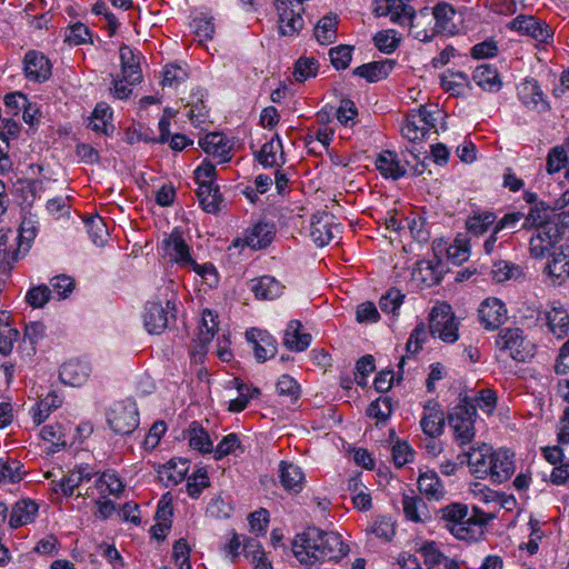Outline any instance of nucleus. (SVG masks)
<instances>
[{
  "label": "nucleus",
  "mask_w": 569,
  "mask_h": 569,
  "mask_svg": "<svg viewBox=\"0 0 569 569\" xmlns=\"http://www.w3.org/2000/svg\"><path fill=\"white\" fill-rule=\"evenodd\" d=\"M376 167L386 178L399 179L406 174V168L400 163L393 151H382L376 160Z\"/></svg>",
  "instance_id": "obj_32"
},
{
  "label": "nucleus",
  "mask_w": 569,
  "mask_h": 569,
  "mask_svg": "<svg viewBox=\"0 0 569 569\" xmlns=\"http://www.w3.org/2000/svg\"><path fill=\"white\" fill-rule=\"evenodd\" d=\"M419 552L421 553L428 569L440 565L443 559H446V556L437 548V545L433 541L423 543L419 549Z\"/></svg>",
  "instance_id": "obj_62"
},
{
  "label": "nucleus",
  "mask_w": 569,
  "mask_h": 569,
  "mask_svg": "<svg viewBox=\"0 0 569 569\" xmlns=\"http://www.w3.org/2000/svg\"><path fill=\"white\" fill-rule=\"evenodd\" d=\"M402 136L409 141H417L423 139L428 133L427 128L421 124V120L412 112L407 119L406 123L401 128Z\"/></svg>",
  "instance_id": "obj_50"
},
{
  "label": "nucleus",
  "mask_w": 569,
  "mask_h": 569,
  "mask_svg": "<svg viewBox=\"0 0 569 569\" xmlns=\"http://www.w3.org/2000/svg\"><path fill=\"white\" fill-rule=\"evenodd\" d=\"M209 486L208 473L203 468L198 469L187 481L188 495L197 499L202 490Z\"/></svg>",
  "instance_id": "obj_55"
},
{
  "label": "nucleus",
  "mask_w": 569,
  "mask_h": 569,
  "mask_svg": "<svg viewBox=\"0 0 569 569\" xmlns=\"http://www.w3.org/2000/svg\"><path fill=\"white\" fill-rule=\"evenodd\" d=\"M545 271L555 280L566 279L569 276V247L552 253V259L547 263Z\"/></svg>",
  "instance_id": "obj_41"
},
{
  "label": "nucleus",
  "mask_w": 569,
  "mask_h": 569,
  "mask_svg": "<svg viewBox=\"0 0 569 569\" xmlns=\"http://www.w3.org/2000/svg\"><path fill=\"white\" fill-rule=\"evenodd\" d=\"M420 426L422 431L431 438L438 437L442 433L445 416L438 403L429 402L425 406Z\"/></svg>",
  "instance_id": "obj_25"
},
{
  "label": "nucleus",
  "mask_w": 569,
  "mask_h": 569,
  "mask_svg": "<svg viewBox=\"0 0 569 569\" xmlns=\"http://www.w3.org/2000/svg\"><path fill=\"white\" fill-rule=\"evenodd\" d=\"M496 346L518 362H527L535 355V346L525 337L520 328L500 329Z\"/></svg>",
  "instance_id": "obj_5"
},
{
  "label": "nucleus",
  "mask_w": 569,
  "mask_h": 569,
  "mask_svg": "<svg viewBox=\"0 0 569 569\" xmlns=\"http://www.w3.org/2000/svg\"><path fill=\"white\" fill-rule=\"evenodd\" d=\"M121 76L126 83L136 86L142 81V70L140 66L141 54L131 47L122 44L119 49Z\"/></svg>",
  "instance_id": "obj_14"
},
{
  "label": "nucleus",
  "mask_w": 569,
  "mask_h": 569,
  "mask_svg": "<svg viewBox=\"0 0 569 569\" xmlns=\"http://www.w3.org/2000/svg\"><path fill=\"white\" fill-rule=\"evenodd\" d=\"M90 373L91 366L88 361L72 359L61 366L59 378L67 386L80 387L88 380Z\"/></svg>",
  "instance_id": "obj_16"
},
{
  "label": "nucleus",
  "mask_w": 569,
  "mask_h": 569,
  "mask_svg": "<svg viewBox=\"0 0 569 569\" xmlns=\"http://www.w3.org/2000/svg\"><path fill=\"white\" fill-rule=\"evenodd\" d=\"M51 289L41 284L28 290L26 301L33 308H42L50 299Z\"/></svg>",
  "instance_id": "obj_63"
},
{
  "label": "nucleus",
  "mask_w": 569,
  "mask_h": 569,
  "mask_svg": "<svg viewBox=\"0 0 569 569\" xmlns=\"http://www.w3.org/2000/svg\"><path fill=\"white\" fill-rule=\"evenodd\" d=\"M280 482L282 487L292 492H300L303 488L305 476L297 465L281 461L279 466Z\"/></svg>",
  "instance_id": "obj_33"
},
{
  "label": "nucleus",
  "mask_w": 569,
  "mask_h": 569,
  "mask_svg": "<svg viewBox=\"0 0 569 569\" xmlns=\"http://www.w3.org/2000/svg\"><path fill=\"white\" fill-rule=\"evenodd\" d=\"M549 222L555 223V209L541 201L530 209L529 213L525 217L522 227H536L537 229Z\"/></svg>",
  "instance_id": "obj_39"
},
{
  "label": "nucleus",
  "mask_w": 569,
  "mask_h": 569,
  "mask_svg": "<svg viewBox=\"0 0 569 569\" xmlns=\"http://www.w3.org/2000/svg\"><path fill=\"white\" fill-rule=\"evenodd\" d=\"M373 41L376 47L385 53L393 52L399 46V40L396 38L393 30L379 31L373 37Z\"/></svg>",
  "instance_id": "obj_61"
},
{
  "label": "nucleus",
  "mask_w": 569,
  "mask_h": 569,
  "mask_svg": "<svg viewBox=\"0 0 569 569\" xmlns=\"http://www.w3.org/2000/svg\"><path fill=\"white\" fill-rule=\"evenodd\" d=\"M402 508L406 518L410 521L425 522L431 518L427 503L417 495H403Z\"/></svg>",
  "instance_id": "obj_29"
},
{
  "label": "nucleus",
  "mask_w": 569,
  "mask_h": 569,
  "mask_svg": "<svg viewBox=\"0 0 569 569\" xmlns=\"http://www.w3.org/2000/svg\"><path fill=\"white\" fill-rule=\"evenodd\" d=\"M274 237V226L259 222L249 229L244 236V243L252 249H263L269 246Z\"/></svg>",
  "instance_id": "obj_28"
},
{
  "label": "nucleus",
  "mask_w": 569,
  "mask_h": 569,
  "mask_svg": "<svg viewBox=\"0 0 569 569\" xmlns=\"http://www.w3.org/2000/svg\"><path fill=\"white\" fill-rule=\"evenodd\" d=\"M419 272L425 273L422 281L428 286L438 284L446 272L445 262L435 254L433 259L422 260L419 262Z\"/></svg>",
  "instance_id": "obj_40"
},
{
  "label": "nucleus",
  "mask_w": 569,
  "mask_h": 569,
  "mask_svg": "<svg viewBox=\"0 0 569 569\" xmlns=\"http://www.w3.org/2000/svg\"><path fill=\"white\" fill-rule=\"evenodd\" d=\"M168 287L164 288L163 297L156 300H149L146 303L143 312V325L151 335H160L171 322L176 321V293L173 291L174 282L169 280Z\"/></svg>",
  "instance_id": "obj_2"
},
{
  "label": "nucleus",
  "mask_w": 569,
  "mask_h": 569,
  "mask_svg": "<svg viewBox=\"0 0 569 569\" xmlns=\"http://www.w3.org/2000/svg\"><path fill=\"white\" fill-rule=\"evenodd\" d=\"M197 196L202 209L208 213H217L220 211L222 201L218 186L198 187Z\"/></svg>",
  "instance_id": "obj_42"
},
{
  "label": "nucleus",
  "mask_w": 569,
  "mask_h": 569,
  "mask_svg": "<svg viewBox=\"0 0 569 569\" xmlns=\"http://www.w3.org/2000/svg\"><path fill=\"white\" fill-rule=\"evenodd\" d=\"M186 437L188 438L189 446L192 449L198 450L201 453H210L213 451V443L210 440L208 432L198 421L190 423L186 431Z\"/></svg>",
  "instance_id": "obj_34"
},
{
  "label": "nucleus",
  "mask_w": 569,
  "mask_h": 569,
  "mask_svg": "<svg viewBox=\"0 0 569 569\" xmlns=\"http://www.w3.org/2000/svg\"><path fill=\"white\" fill-rule=\"evenodd\" d=\"M440 519L445 527L459 540L475 539L472 526L481 522L475 517H468V506L461 502H452L439 509Z\"/></svg>",
  "instance_id": "obj_3"
},
{
  "label": "nucleus",
  "mask_w": 569,
  "mask_h": 569,
  "mask_svg": "<svg viewBox=\"0 0 569 569\" xmlns=\"http://www.w3.org/2000/svg\"><path fill=\"white\" fill-rule=\"evenodd\" d=\"M467 456L468 466L472 475L479 479L489 477L493 456V450L490 446L482 443L477 448L472 447Z\"/></svg>",
  "instance_id": "obj_17"
},
{
  "label": "nucleus",
  "mask_w": 569,
  "mask_h": 569,
  "mask_svg": "<svg viewBox=\"0 0 569 569\" xmlns=\"http://www.w3.org/2000/svg\"><path fill=\"white\" fill-rule=\"evenodd\" d=\"M246 338L252 343L254 357L259 362H264L277 353V341L268 331L252 328L246 332Z\"/></svg>",
  "instance_id": "obj_15"
},
{
  "label": "nucleus",
  "mask_w": 569,
  "mask_h": 569,
  "mask_svg": "<svg viewBox=\"0 0 569 569\" xmlns=\"http://www.w3.org/2000/svg\"><path fill=\"white\" fill-rule=\"evenodd\" d=\"M405 295L397 288H390L379 301V307L382 312L398 315L400 306L402 305Z\"/></svg>",
  "instance_id": "obj_51"
},
{
  "label": "nucleus",
  "mask_w": 569,
  "mask_h": 569,
  "mask_svg": "<svg viewBox=\"0 0 569 569\" xmlns=\"http://www.w3.org/2000/svg\"><path fill=\"white\" fill-rule=\"evenodd\" d=\"M392 412L391 399L389 397H379L372 401L367 408V415L370 418H376L386 421Z\"/></svg>",
  "instance_id": "obj_54"
},
{
  "label": "nucleus",
  "mask_w": 569,
  "mask_h": 569,
  "mask_svg": "<svg viewBox=\"0 0 569 569\" xmlns=\"http://www.w3.org/2000/svg\"><path fill=\"white\" fill-rule=\"evenodd\" d=\"M337 17L326 16L319 20L315 28V36L319 43H332L337 38Z\"/></svg>",
  "instance_id": "obj_46"
},
{
  "label": "nucleus",
  "mask_w": 569,
  "mask_h": 569,
  "mask_svg": "<svg viewBox=\"0 0 569 569\" xmlns=\"http://www.w3.org/2000/svg\"><path fill=\"white\" fill-rule=\"evenodd\" d=\"M432 14L435 18V28L433 31L436 33L439 32H448L453 33L456 29V24L452 22V18L456 14L453 7L447 2H440L432 9Z\"/></svg>",
  "instance_id": "obj_38"
},
{
  "label": "nucleus",
  "mask_w": 569,
  "mask_h": 569,
  "mask_svg": "<svg viewBox=\"0 0 569 569\" xmlns=\"http://www.w3.org/2000/svg\"><path fill=\"white\" fill-rule=\"evenodd\" d=\"M496 214L493 212L483 211L475 213L466 221V227L469 232L475 236L483 234L490 226L496 222Z\"/></svg>",
  "instance_id": "obj_48"
},
{
  "label": "nucleus",
  "mask_w": 569,
  "mask_h": 569,
  "mask_svg": "<svg viewBox=\"0 0 569 569\" xmlns=\"http://www.w3.org/2000/svg\"><path fill=\"white\" fill-rule=\"evenodd\" d=\"M518 96L521 102L533 110L539 112L546 111L548 109V103L543 99V93L540 89V86L535 79L525 80L518 87Z\"/></svg>",
  "instance_id": "obj_21"
},
{
  "label": "nucleus",
  "mask_w": 569,
  "mask_h": 569,
  "mask_svg": "<svg viewBox=\"0 0 569 569\" xmlns=\"http://www.w3.org/2000/svg\"><path fill=\"white\" fill-rule=\"evenodd\" d=\"M52 66L49 59L41 52L30 50L23 60V71L28 80L44 82L51 76Z\"/></svg>",
  "instance_id": "obj_13"
},
{
  "label": "nucleus",
  "mask_w": 569,
  "mask_h": 569,
  "mask_svg": "<svg viewBox=\"0 0 569 569\" xmlns=\"http://www.w3.org/2000/svg\"><path fill=\"white\" fill-rule=\"evenodd\" d=\"M108 423L114 433H132L139 426V412L136 402L130 399L116 402L108 412Z\"/></svg>",
  "instance_id": "obj_7"
},
{
  "label": "nucleus",
  "mask_w": 569,
  "mask_h": 569,
  "mask_svg": "<svg viewBox=\"0 0 569 569\" xmlns=\"http://www.w3.org/2000/svg\"><path fill=\"white\" fill-rule=\"evenodd\" d=\"M333 214L319 211L311 217L310 237L318 247L328 244L341 232V227L336 223Z\"/></svg>",
  "instance_id": "obj_10"
},
{
  "label": "nucleus",
  "mask_w": 569,
  "mask_h": 569,
  "mask_svg": "<svg viewBox=\"0 0 569 569\" xmlns=\"http://www.w3.org/2000/svg\"><path fill=\"white\" fill-rule=\"evenodd\" d=\"M508 28L542 43L551 42L555 34L547 22L535 16L519 14L508 23Z\"/></svg>",
  "instance_id": "obj_8"
},
{
  "label": "nucleus",
  "mask_w": 569,
  "mask_h": 569,
  "mask_svg": "<svg viewBox=\"0 0 569 569\" xmlns=\"http://www.w3.org/2000/svg\"><path fill=\"white\" fill-rule=\"evenodd\" d=\"M396 66V61L385 59L361 64L353 69V74L365 78L368 82H377L388 77Z\"/></svg>",
  "instance_id": "obj_26"
},
{
  "label": "nucleus",
  "mask_w": 569,
  "mask_h": 569,
  "mask_svg": "<svg viewBox=\"0 0 569 569\" xmlns=\"http://www.w3.org/2000/svg\"><path fill=\"white\" fill-rule=\"evenodd\" d=\"M418 489L428 500L439 501L445 497V486L433 470L421 472L418 478Z\"/></svg>",
  "instance_id": "obj_27"
},
{
  "label": "nucleus",
  "mask_w": 569,
  "mask_h": 569,
  "mask_svg": "<svg viewBox=\"0 0 569 569\" xmlns=\"http://www.w3.org/2000/svg\"><path fill=\"white\" fill-rule=\"evenodd\" d=\"M489 477L493 482L501 483L509 479L515 471L512 456L508 450L493 451Z\"/></svg>",
  "instance_id": "obj_24"
},
{
  "label": "nucleus",
  "mask_w": 569,
  "mask_h": 569,
  "mask_svg": "<svg viewBox=\"0 0 569 569\" xmlns=\"http://www.w3.org/2000/svg\"><path fill=\"white\" fill-rule=\"evenodd\" d=\"M373 12L379 17H389L392 22L400 26L411 22L416 16L415 9L403 0H377Z\"/></svg>",
  "instance_id": "obj_12"
},
{
  "label": "nucleus",
  "mask_w": 569,
  "mask_h": 569,
  "mask_svg": "<svg viewBox=\"0 0 569 569\" xmlns=\"http://www.w3.org/2000/svg\"><path fill=\"white\" fill-rule=\"evenodd\" d=\"M279 396L287 397L290 402H296L300 398V386L289 375H282L277 382Z\"/></svg>",
  "instance_id": "obj_52"
},
{
  "label": "nucleus",
  "mask_w": 569,
  "mask_h": 569,
  "mask_svg": "<svg viewBox=\"0 0 569 569\" xmlns=\"http://www.w3.org/2000/svg\"><path fill=\"white\" fill-rule=\"evenodd\" d=\"M189 470V461L183 458L170 459L159 470L161 480L166 481V486H176L180 483Z\"/></svg>",
  "instance_id": "obj_30"
},
{
  "label": "nucleus",
  "mask_w": 569,
  "mask_h": 569,
  "mask_svg": "<svg viewBox=\"0 0 569 569\" xmlns=\"http://www.w3.org/2000/svg\"><path fill=\"white\" fill-rule=\"evenodd\" d=\"M84 226H86L87 232H88L91 241L96 246L102 247L107 243L108 238H109V232H108V228L101 217L94 216V217L86 218Z\"/></svg>",
  "instance_id": "obj_45"
},
{
  "label": "nucleus",
  "mask_w": 569,
  "mask_h": 569,
  "mask_svg": "<svg viewBox=\"0 0 569 569\" xmlns=\"http://www.w3.org/2000/svg\"><path fill=\"white\" fill-rule=\"evenodd\" d=\"M50 284L52 287L51 293L57 295L58 299H66L74 289L73 279L66 274L53 277L50 280Z\"/></svg>",
  "instance_id": "obj_64"
},
{
  "label": "nucleus",
  "mask_w": 569,
  "mask_h": 569,
  "mask_svg": "<svg viewBox=\"0 0 569 569\" xmlns=\"http://www.w3.org/2000/svg\"><path fill=\"white\" fill-rule=\"evenodd\" d=\"M301 327L302 325L299 320H291L287 326L283 343L291 351H303L311 342V336L309 333H302L300 331Z\"/></svg>",
  "instance_id": "obj_31"
},
{
  "label": "nucleus",
  "mask_w": 569,
  "mask_h": 569,
  "mask_svg": "<svg viewBox=\"0 0 569 569\" xmlns=\"http://www.w3.org/2000/svg\"><path fill=\"white\" fill-rule=\"evenodd\" d=\"M521 276V268L508 261L495 262L491 268V277L496 282H503L510 279H518Z\"/></svg>",
  "instance_id": "obj_49"
},
{
  "label": "nucleus",
  "mask_w": 569,
  "mask_h": 569,
  "mask_svg": "<svg viewBox=\"0 0 569 569\" xmlns=\"http://www.w3.org/2000/svg\"><path fill=\"white\" fill-rule=\"evenodd\" d=\"M472 77L476 83L486 91L496 92L501 88L498 71L491 64H480L473 71Z\"/></svg>",
  "instance_id": "obj_36"
},
{
  "label": "nucleus",
  "mask_w": 569,
  "mask_h": 569,
  "mask_svg": "<svg viewBox=\"0 0 569 569\" xmlns=\"http://www.w3.org/2000/svg\"><path fill=\"white\" fill-rule=\"evenodd\" d=\"M292 552L300 563L312 566L325 560H340L348 555L349 547L338 532H326L316 527H308L296 536Z\"/></svg>",
  "instance_id": "obj_1"
},
{
  "label": "nucleus",
  "mask_w": 569,
  "mask_h": 569,
  "mask_svg": "<svg viewBox=\"0 0 569 569\" xmlns=\"http://www.w3.org/2000/svg\"><path fill=\"white\" fill-rule=\"evenodd\" d=\"M546 319L550 331L557 338H563L569 331V315L560 305L553 303L546 313Z\"/></svg>",
  "instance_id": "obj_35"
},
{
  "label": "nucleus",
  "mask_w": 569,
  "mask_h": 569,
  "mask_svg": "<svg viewBox=\"0 0 569 569\" xmlns=\"http://www.w3.org/2000/svg\"><path fill=\"white\" fill-rule=\"evenodd\" d=\"M479 319L487 329H497L507 319V309L497 298L486 299L478 310Z\"/></svg>",
  "instance_id": "obj_19"
},
{
  "label": "nucleus",
  "mask_w": 569,
  "mask_h": 569,
  "mask_svg": "<svg viewBox=\"0 0 569 569\" xmlns=\"http://www.w3.org/2000/svg\"><path fill=\"white\" fill-rule=\"evenodd\" d=\"M370 531L378 538L390 541L396 535L395 525L389 517L379 516L373 521Z\"/></svg>",
  "instance_id": "obj_56"
},
{
  "label": "nucleus",
  "mask_w": 569,
  "mask_h": 569,
  "mask_svg": "<svg viewBox=\"0 0 569 569\" xmlns=\"http://www.w3.org/2000/svg\"><path fill=\"white\" fill-rule=\"evenodd\" d=\"M318 69V61L315 58H299L295 64V78L297 81H305L315 77Z\"/></svg>",
  "instance_id": "obj_59"
},
{
  "label": "nucleus",
  "mask_w": 569,
  "mask_h": 569,
  "mask_svg": "<svg viewBox=\"0 0 569 569\" xmlns=\"http://www.w3.org/2000/svg\"><path fill=\"white\" fill-rule=\"evenodd\" d=\"M199 146L208 154L217 159L218 163L228 162L231 159L230 146L220 132H210L199 140Z\"/></svg>",
  "instance_id": "obj_20"
},
{
  "label": "nucleus",
  "mask_w": 569,
  "mask_h": 569,
  "mask_svg": "<svg viewBox=\"0 0 569 569\" xmlns=\"http://www.w3.org/2000/svg\"><path fill=\"white\" fill-rule=\"evenodd\" d=\"M96 487L103 492L108 491L110 495H119L123 491V483L120 478L110 471L103 472L97 480Z\"/></svg>",
  "instance_id": "obj_53"
},
{
  "label": "nucleus",
  "mask_w": 569,
  "mask_h": 569,
  "mask_svg": "<svg viewBox=\"0 0 569 569\" xmlns=\"http://www.w3.org/2000/svg\"><path fill=\"white\" fill-rule=\"evenodd\" d=\"M429 331L443 342L452 343L458 340V322L452 309L447 303L435 306L429 313Z\"/></svg>",
  "instance_id": "obj_6"
},
{
  "label": "nucleus",
  "mask_w": 569,
  "mask_h": 569,
  "mask_svg": "<svg viewBox=\"0 0 569 569\" xmlns=\"http://www.w3.org/2000/svg\"><path fill=\"white\" fill-rule=\"evenodd\" d=\"M351 51L352 47L346 44L331 48L329 51V57L332 66L337 70H343L348 68L351 61Z\"/></svg>",
  "instance_id": "obj_58"
},
{
  "label": "nucleus",
  "mask_w": 569,
  "mask_h": 569,
  "mask_svg": "<svg viewBox=\"0 0 569 569\" xmlns=\"http://www.w3.org/2000/svg\"><path fill=\"white\" fill-rule=\"evenodd\" d=\"M300 12L299 9L295 8L293 1H290L289 4L286 1L278 4L279 32L281 36H295L303 28V19Z\"/></svg>",
  "instance_id": "obj_18"
},
{
  "label": "nucleus",
  "mask_w": 569,
  "mask_h": 569,
  "mask_svg": "<svg viewBox=\"0 0 569 569\" xmlns=\"http://www.w3.org/2000/svg\"><path fill=\"white\" fill-rule=\"evenodd\" d=\"M218 313L204 309L202 311L201 325L199 328L198 340L201 346L210 343L218 331Z\"/></svg>",
  "instance_id": "obj_43"
},
{
  "label": "nucleus",
  "mask_w": 569,
  "mask_h": 569,
  "mask_svg": "<svg viewBox=\"0 0 569 569\" xmlns=\"http://www.w3.org/2000/svg\"><path fill=\"white\" fill-rule=\"evenodd\" d=\"M39 506L31 499H23L14 503L11 510L9 526L13 529L20 528L34 521L38 516Z\"/></svg>",
  "instance_id": "obj_23"
},
{
  "label": "nucleus",
  "mask_w": 569,
  "mask_h": 569,
  "mask_svg": "<svg viewBox=\"0 0 569 569\" xmlns=\"http://www.w3.org/2000/svg\"><path fill=\"white\" fill-rule=\"evenodd\" d=\"M476 415L475 406L469 403L467 398L449 412L447 417L448 423L452 428L455 439L460 446H466L473 440Z\"/></svg>",
  "instance_id": "obj_4"
},
{
  "label": "nucleus",
  "mask_w": 569,
  "mask_h": 569,
  "mask_svg": "<svg viewBox=\"0 0 569 569\" xmlns=\"http://www.w3.org/2000/svg\"><path fill=\"white\" fill-rule=\"evenodd\" d=\"M62 400L53 393H49L37 406L32 407L30 413L36 426L41 425L51 413L53 409L61 406Z\"/></svg>",
  "instance_id": "obj_44"
},
{
  "label": "nucleus",
  "mask_w": 569,
  "mask_h": 569,
  "mask_svg": "<svg viewBox=\"0 0 569 569\" xmlns=\"http://www.w3.org/2000/svg\"><path fill=\"white\" fill-rule=\"evenodd\" d=\"M278 151H280V153H281L280 156L282 157L283 150H282L281 139H280L279 134H274V137L270 141L266 142L261 147V150L258 153V160L264 167L278 166V161H277Z\"/></svg>",
  "instance_id": "obj_47"
},
{
  "label": "nucleus",
  "mask_w": 569,
  "mask_h": 569,
  "mask_svg": "<svg viewBox=\"0 0 569 569\" xmlns=\"http://www.w3.org/2000/svg\"><path fill=\"white\" fill-rule=\"evenodd\" d=\"M163 257L168 258L170 262L177 263L184 268L199 270V264L192 259L190 248L186 243L180 231L174 229L162 241Z\"/></svg>",
  "instance_id": "obj_9"
},
{
  "label": "nucleus",
  "mask_w": 569,
  "mask_h": 569,
  "mask_svg": "<svg viewBox=\"0 0 569 569\" xmlns=\"http://www.w3.org/2000/svg\"><path fill=\"white\" fill-rule=\"evenodd\" d=\"M283 286L273 277L263 276L251 281V291L259 299H274L281 296Z\"/></svg>",
  "instance_id": "obj_37"
},
{
  "label": "nucleus",
  "mask_w": 569,
  "mask_h": 569,
  "mask_svg": "<svg viewBox=\"0 0 569 569\" xmlns=\"http://www.w3.org/2000/svg\"><path fill=\"white\" fill-rule=\"evenodd\" d=\"M96 475H98V471L89 465H80L69 471V473L61 479L59 486L66 497H71L76 488L80 487L83 482L90 481Z\"/></svg>",
  "instance_id": "obj_22"
},
{
  "label": "nucleus",
  "mask_w": 569,
  "mask_h": 569,
  "mask_svg": "<svg viewBox=\"0 0 569 569\" xmlns=\"http://www.w3.org/2000/svg\"><path fill=\"white\" fill-rule=\"evenodd\" d=\"M259 543L253 539H246L243 551L247 556L253 555L254 569H272L271 563L266 559L263 550L259 549Z\"/></svg>",
  "instance_id": "obj_60"
},
{
  "label": "nucleus",
  "mask_w": 569,
  "mask_h": 569,
  "mask_svg": "<svg viewBox=\"0 0 569 569\" xmlns=\"http://www.w3.org/2000/svg\"><path fill=\"white\" fill-rule=\"evenodd\" d=\"M391 456L395 466L401 468L413 460L415 451L407 442L397 441L391 448Z\"/></svg>",
  "instance_id": "obj_57"
},
{
  "label": "nucleus",
  "mask_w": 569,
  "mask_h": 569,
  "mask_svg": "<svg viewBox=\"0 0 569 569\" xmlns=\"http://www.w3.org/2000/svg\"><path fill=\"white\" fill-rule=\"evenodd\" d=\"M560 231L555 223H546L536 229V233L530 238L529 249L533 258H543L561 240Z\"/></svg>",
  "instance_id": "obj_11"
}]
</instances>
